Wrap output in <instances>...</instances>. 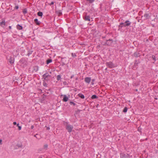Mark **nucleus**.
I'll return each instance as SVG.
<instances>
[{"label": "nucleus", "instance_id": "obj_43", "mask_svg": "<svg viewBox=\"0 0 158 158\" xmlns=\"http://www.w3.org/2000/svg\"><path fill=\"white\" fill-rule=\"evenodd\" d=\"M37 135V134H36V135H35L34 136H35V137H36V138H37L36 135Z\"/></svg>", "mask_w": 158, "mask_h": 158}, {"label": "nucleus", "instance_id": "obj_42", "mask_svg": "<svg viewBox=\"0 0 158 158\" xmlns=\"http://www.w3.org/2000/svg\"><path fill=\"white\" fill-rule=\"evenodd\" d=\"M62 15V13L61 12H60L59 13V15Z\"/></svg>", "mask_w": 158, "mask_h": 158}, {"label": "nucleus", "instance_id": "obj_33", "mask_svg": "<svg viewBox=\"0 0 158 158\" xmlns=\"http://www.w3.org/2000/svg\"><path fill=\"white\" fill-rule=\"evenodd\" d=\"M18 128H19V130H20L21 129V127L20 126H18Z\"/></svg>", "mask_w": 158, "mask_h": 158}, {"label": "nucleus", "instance_id": "obj_44", "mask_svg": "<svg viewBox=\"0 0 158 158\" xmlns=\"http://www.w3.org/2000/svg\"><path fill=\"white\" fill-rule=\"evenodd\" d=\"M17 127H18V126H19V123H18V124L17 125Z\"/></svg>", "mask_w": 158, "mask_h": 158}, {"label": "nucleus", "instance_id": "obj_12", "mask_svg": "<svg viewBox=\"0 0 158 158\" xmlns=\"http://www.w3.org/2000/svg\"><path fill=\"white\" fill-rule=\"evenodd\" d=\"M9 62L11 64H12L14 63V59L13 58H10L9 60Z\"/></svg>", "mask_w": 158, "mask_h": 158}, {"label": "nucleus", "instance_id": "obj_28", "mask_svg": "<svg viewBox=\"0 0 158 158\" xmlns=\"http://www.w3.org/2000/svg\"><path fill=\"white\" fill-rule=\"evenodd\" d=\"M48 147V145L47 144H45L44 146V149L47 148Z\"/></svg>", "mask_w": 158, "mask_h": 158}, {"label": "nucleus", "instance_id": "obj_23", "mask_svg": "<svg viewBox=\"0 0 158 158\" xmlns=\"http://www.w3.org/2000/svg\"><path fill=\"white\" fill-rule=\"evenodd\" d=\"M152 58L153 60L154 61H155L156 60V57L154 55H152Z\"/></svg>", "mask_w": 158, "mask_h": 158}, {"label": "nucleus", "instance_id": "obj_27", "mask_svg": "<svg viewBox=\"0 0 158 158\" xmlns=\"http://www.w3.org/2000/svg\"><path fill=\"white\" fill-rule=\"evenodd\" d=\"M87 1H88L90 3H92L94 1V0H87Z\"/></svg>", "mask_w": 158, "mask_h": 158}, {"label": "nucleus", "instance_id": "obj_5", "mask_svg": "<svg viewBox=\"0 0 158 158\" xmlns=\"http://www.w3.org/2000/svg\"><path fill=\"white\" fill-rule=\"evenodd\" d=\"M83 19L86 21H90V16L87 15L83 16Z\"/></svg>", "mask_w": 158, "mask_h": 158}, {"label": "nucleus", "instance_id": "obj_26", "mask_svg": "<svg viewBox=\"0 0 158 158\" xmlns=\"http://www.w3.org/2000/svg\"><path fill=\"white\" fill-rule=\"evenodd\" d=\"M43 85L45 87H47V84L44 81L43 83Z\"/></svg>", "mask_w": 158, "mask_h": 158}, {"label": "nucleus", "instance_id": "obj_20", "mask_svg": "<svg viewBox=\"0 0 158 158\" xmlns=\"http://www.w3.org/2000/svg\"><path fill=\"white\" fill-rule=\"evenodd\" d=\"M47 64H48L49 63L52 62V60L51 59H49L47 60Z\"/></svg>", "mask_w": 158, "mask_h": 158}, {"label": "nucleus", "instance_id": "obj_10", "mask_svg": "<svg viewBox=\"0 0 158 158\" xmlns=\"http://www.w3.org/2000/svg\"><path fill=\"white\" fill-rule=\"evenodd\" d=\"M122 158H131V156H130L127 154H123L122 155Z\"/></svg>", "mask_w": 158, "mask_h": 158}, {"label": "nucleus", "instance_id": "obj_39", "mask_svg": "<svg viewBox=\"0 0 158 158\" xmlns=\"http://www.w3.org/2000/svg\"><path fill=\"white\" fill-rule=\"evenodd\" d=\"M16 124H17V123H16V122H13V124H14V125H16Z\"/></svg>", "mask_w": 158, "mask_h": 158}, {"label": "nucleus", "instance_id": "obj_25", "mask_svg": "<svg viewBox=\"0 0 158 158\" xmlns=\"http://www.w3.org/2000/svg\"><path fill=\"white\" fill-rule=\"evenodd\" d=\"M23 12L24 14H26L27 12V10L26 9H24L23 10Z\"/></svg>", "mask_w": 158, "mask_h": 158}, {"label": "nucleus", "instance_id": "obj_31", "mask_svg": "<svg viewBox=\"0 0 158 158\" xmlns=\"http://www.w3.org/2000/svg\"><path fill=\"white\" fill-rule=\"evenodd\" d=\"M71 54H72V56L73 57H74V56H76L75 54V53H72Z\"/></svg>", "mask_w": 158, "mask_h": 158}, {"label": "nucleus", "instance_id": "obj_32", "mask_svg": "<svg viewBox=\"0 0 158 158\" xmlns=\"http://www.w3.org/2000/svg\"><path fill=\"white\" fill-rule=\"evenodd\" d=\"M95 81V79H92V82H91V84L92 85H93L94 84V83H93V82Z\"/></svg>", "mask_w": 158, "mask_h": 158}, {"label": "nucleus", "instance_id": "obj_35", "mask_svg": "<svg viewBox=\"0 0 158 158\" xmlns=\"http://www.w3.org/2000/svg\"><path fill=\"white\" fill-rule=\"evenodd\" d=\"M15 8L16 9H17L19 8V6H15Z\"/></svg>", "mask_w": 158, "mask_h": 158}, {"label": "nucleus", "instance_id": "obj_40", "mask_svg": "<svg viewBox=\"0 0 158 158\" xmlns=\"http://www.w3.org/2000/svg\"><path fill=\"white\" fill-rule=\"evenodd\" d=\"M31 129H33V128H34V126H33V125H32V126H31Z\"/></svg>", "mask_w": 158, "mask_h": 158}, {"label": "nucleus", "instance_id": "obj_18", "mask_svg": "<svg viewBox=\"0 0 158 158\" xmlns=\"http://www.w3.org/2000/svg\"><path fill=\"white\" fill-rule=\"evenodd\" d=\"M37 15L39 16L42 17L43 15V13L41 11H39L37 13Z\"/></svg>", "mask_w": 158, "mask_h": 158}, {"label": "nucleus", "instance_id": "obj_3", "mask_svg": "<svg viewBox=\"0 0 158 158\" xmlns=\"http://www.w3.org/2000/svg\"><path fill=\"white\" fill-rule=\"evenodd\" d=\"M106 65L109 68H112L114 67V65L112 62H109L106 63Z\"/></svg>", "mask_w": 158, "mask_h": 158}, {"label": "nucleus", "instance_id": "obj_17", "mask_svg": "<svg viewBox=\"0 0 158 158\" xmlns=\"http://www.w3.org/2000/svg\"><path fill=\"white\" fill-rule=\"evenodd\" d=\"M78 96L82 99H84L85 98L84 95L81 93L78 94Z\"/></svg>", "mask_w": 158, "mask_h": 158}, {"label": "nucleus", "instance_id": "obj_29", "mask_svg": "<svg viewBox=\"0 0 158 158\" xmlns=\"http://www.w3.org/2000/svg\"><path fill=\"white\" fill-rule=\"evenodd\" d=\"M119 28H122L123 26V24H121V23H120V25H119Z\"/></svg>", "mask_w": 158, "mask_h": 158}, {"label": "nucleus", "instance_id": "obj_45", "mask_svg": "<svg viewBox=\"0 0 158 158\" xmlns=\"http://www.w3.org/2000/svg\"><path fill=\"white\" fill-rule=\"evenodd\" d=\"M9 28L10 29L11 28V26H9Z\"/></svg>", "mask_w": 158, "mask_h": 158}, {"label": "nucleus", "instance_id": "obj_37", "mask_svg": "<svg viewBox=\"0 0 158 158\" xmlns=\"http://www.w3.org/2000/svg\"><path fill=\"white\" fill-rule=\"evenodd\" d=\"M2 139H0V144H2Z\"/></svg>", "mask_w": 158, "mask_h": 158}, {"label": "nucleus", "instance_id": "obj_9", "mask_svg": "<svg viewBox=\"0 0 158 158\" xmlns=\"http://www.w3.org/2000/svg\"><path fill=\"white\" fill-rule=\"evenodd\" d=\"M91 80V78L90 77H86L85 79V81L88 84L90 82Z\"/></svg>", "mask_w": 158, "mask_h": 158}, {"label": "nucleus", "instance_id": "obj_6", "mask_svg": "<svg viewBox=\"0 0 158 158\" xmlns=\"http://www.w3.org/2000/svg\"><path fill=\"white\" fill-rule=\"evenodd\" d=\"M113 41L112 40L109 39L107 40L106 42L104 44V45H107L110 46L112 44Z\"/></svg>", "mask_w": 158, "mask_h": 158}, {"label": "nucleus", "instance_id": "obj_21", "mask_svg": "<svg viewBox=\"0 0 158 158\" xmlns=\"http://www.w3.org/2000/svg\"><path fill=\"white\" fill-rule=\"evenodd\" d=\"M61 78V76L60 75H58L57 77V80L58 81H59L60 80Z\"/></svg>", "mask_w": 158, "mask_h": 158}, {"label": "nucleus", "instance_id": "obj_1", "mask_svg": "<svg viewBox=\"0 0 158 158\" xmlns=\"http://www.w3.org/2000/svg\"><path fill=\"white\" fill-rule=\"evenodd\" d=\"M43 78L45 81H48L50 79L51 76L49 75L48 73H46L44 74L42 76Z\"/></svg>", "mask_w": 158, "mask_h": 158}, {"label": "nucleus", "instance_id": "obj_47", "mask_svg": "<svg viewBox=\"0 0 158 158\" xmlns=\"http://www.w3.org/2000/svg\"><path fill=\"white\" fill-rule=\"evenodd\" d=\"M107 68H106V69H105V70H107Z\"/></svg>", "mask_w": 158, "mask_h": 158}, {"label": "nucleus", "instance_id": "obj_34", "mask_svg": "<svg viewBox=\"0 0 158 158\" xmlns=\"http://www.w3.org/2000/svg\"><path fill=\"white\" fill-rule=\"evenodd\" d=\"M54 2H51L50 4H49V5H50L51 6V5H53V4H54Z\"/></svg>", "mask_w": 158, "mask_h": 158}, {"label": "nucleus", "instance_id": "obj_11", "mask_svg": "<svg viewBox=\"0 0 158 158\" xmlns=\"http://www.w3.org/2000/svg\"><path fill=\"white\" fill-rule=\"evenodd\" d=\"M134 56L135 57H139L140 56V54L137 52H135L134 54Z\"/></svg>", "mask_w": 158, "mask_h": 158}, {"label": "nucleus", "instance_id": "obj_36", "mask_svg": "<svg viewBox=\"0 0 158 158\" xmlns=\"http://www.w3.org/2000/svg\"><path fill=\"white\" fill-rule=\"evenodd\" d=\"M31 53H32V52H29L28 53V56H29L31 54Z\"/></svg>", "mask_w": 158, "mask_h": 158}, {"label": "nucleus", "instance_id": "obj_30", "mask_svg": "<svg viewBox=\"0 0 158 158\" xmlns=\"http://www.w3.org/2000/svg\"><path fill=\"white\" fill-rule=\"evenodd\" d=\"M70 103L72 104H73L74 106H75L76 104L75 103H74V102H70Z\"/></svg>", "mask_w": 158, "mask_h": 158}, {"label": "nucleus", "instance_id": "obj_8", "mask_svg": "<svg viewBox=\"0 0 158 158\" xmlns=\"http://www.w3.org/2000/svg\"><path fill=\"white\" fill-rule=\"evenodd\" d=\"M0 25L3 27H4L6 25V22L5 20L2 19V21L0 22Z\"/></svg>", "mask_w": 158, "mask_h": 158}, {"label": "nucleus", "instance_id": "obj_41", "mask_svg": "<svg viewBox=\"0 0 158 158\" xmlns=\"http://www.w3.org/2000/svg\"><path fill=\"white\" fill-rule=\"evenodd\" d=\"M50 129V128L49 127H47V130H49Z\"/></svg>", "mask_w": 158, "mask_h": 158}, {"label": "nucleus", "instance_id": "obj_7", "mask_svg": "<svg viewBox=\"0 0 158 158\" xmlns=\"http://www.w3.org/2000/svg\"><path fill=\"white\" fill-rule=\"evenodd\" d=\"M150 17V16L148 14H145L143 16H142V18H143L144 19H149Z\"/></svg>", "mask_w": 158, "mask_h": 158}, {"label": "nucleus", "instance_id": "obj_22", "mask_svg": "<svg viewBox=\"0 0 158 158\" xmlns=\"http://www.w3.org/2000/svg\"><path fill=\"white\" fill-rule=\"evenodd\" d=\"M127 108L126 107H125L123 110V112L124 113H126L127 112Z\"/></svg>", "mask_w": 158, "mask_h": 158}, {"label": "nucleus", "instance_id": "obj_13", "mask_svg": "<svg viewBox=\"0 0 158 158\" xmlns=\"http://www.w3.org/2000/svg\"><path fill=\"white\" fill-rule=\"evenodd\" d=\"M35 23L37 25H40V23L38 21L37 19H35L34 20Z\"/></svg>", "mask_w": 158, "mask_h": 158}, {"label": "nucleus", "instance_id": "obj_14", "mask_svg": "<svg viewBox=\"0 0 158 158\" xmlns=\"http://www.w3.org/2000/svg\"><path fill=\"white\" fill-rule=\"evenodd\" d=\"M38 67L37 66H35L33 67V71L36 72L38 70Z\"/></svg>", "mask_w": 158, "mask_h": 158}, {"label": "nucleus", "instance_id": "obj_24", "mask_svg": "<svg viewBox=\"0 0 158 158\" xmlns=\"http://www.w3.org/2000/svg\"><path fill=\"white\" fill-rule=\"evenodd\" d=\"M81 111V110H76L75 111V114H78L80 112V111Z\"/></svg>", "mask_w": 158, "mask_h": 158}, {"label": "nucleus", "instance_id": "obj_46", "mask_svg": "<svg viewBox=\"0 0 158 158\" xmlns=\"http://www.w3.org/2000/svg\"><path fill=\"white\" fill-rule=\"evenodd\" d=\"M78 79V78L77 77L76 78V80H77Z\"/></svg>", "mask_w": 158, "mask_h": 158}, {"label": "nucleus", "instance_id": "obj_19", "mask_svg": "<svg viewBox=\"0 0 158 158\" xmlns=\"http://www.w3.org/2000/svg\"><path fill=\"white\" fill-rule=\"evenodd\" d=\"M98 97L95 95H93L92 96L91 98L92 99H95V98H98Z\"/></svg>", "mask_w": 158, "mask_h": 158}, {"label": "nucleus", "instance_id": "obj_2", "mask_svg": "<svg viewBox=\"0 0 158 158\" xmlns=\"http://www.w3.org/2000/svg\"><path fill=\"white\" fill-rule=\"evenodd\" d=\"M66 128L69 132H71L73 128V126L68 123H67L66 126Z\"/></svg>", "mask_w": 158, "mask_h": 158}, {"label": "nucleus", "instance_id": "obj_16", "mask_svg": "<svg viewBox=\"0 0 158 158\" xmlns=\"http://www.w3.org/2000/svg\"><path fill=\"white\" fill-rule=\"evenodd\" d=\"M17 28L19 30H22L23 29V27L21 26L20 25L18 24L17 25Z\"/></svg>", "mask_w": 158, "mask_h": 158}, {"label": "nucleus", "instance_id": "obj_38", "mask_svg": "<svg viewBox=\"0 0 158 158\" xmlns=\"http://www.w3.org/2000/svg\"><path fill=\"white\" fill-rule=\"evenodd\" d=\"M74 75H72L70 77V78L72 79L74 77Z\"/></svg>", "mask_w": 158, "mask_h": 158}, {"label": "nucleus", "instance_id": "obj_4", "mask_svg": "<svg viewBox=\"0 0 158 158\" xmlns=\"http://www.w3.org/2000/svg\"><path fill=\"white\" fill-rule=\"evenodd\" d=\"M129 20H126L124 23H121V24H123V26L124 27H128L131 24Z\"/></svg>", "mask_w": 158, "mask_h": 158}, {"label": "nucleus", "instance_id": "obj_15", "mask_svg": "<svg viewBox=\"0 0 158 158\" xmlns=\"http://www.w3.org/2000/svg\"><path fill=\"white\" fill-rule=\"evenodd\" d=\"M68 98L65 95L64 96V97L63 98V101L64 102H66L68 101Z\"/></svg>", "mask_w": 158, "mask_h": 158}]
</instances>
